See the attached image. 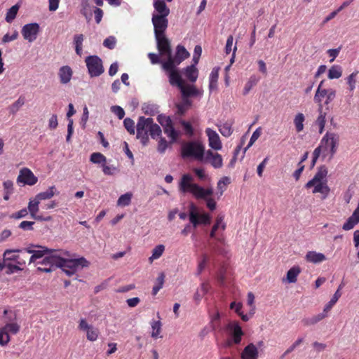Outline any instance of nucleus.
Listing matches in <instances>:
<instances>
[{"label":"nucleus","mask_w":359,"mask_h":359,"mask_svg":"<svg viewBox=\"0 0 359 359\" xmlns=\"http://www.w3.org/2000/svg\"><path fill=\"white\" fill-rule=\"evenodd\" d=\"M178 189L180 192L183 194H191L196 199H203L206 202L208 208L214 210L216 208V202L211 198L213 194V188L208 187L203 188L194 182V177L189 174H184L178 183Z\"/></svg>","instance_id":"f257e3e1"},{"label":"nucleus","mask_w":359,"mask_h":359,"mask_svg":"<svg viewBox=\"0 0 359 359\" xmlns=\"http://www.w3.org/2000/svg\"><path fill=\"white\" fill-rule=\"evenodd\" d=\"M69 252L57 250L55 251V255L48 259L57 264V268H60L69 276L74 275L84 267H87L89 264L84 257L69 259Z\"/></svg>","instance_id":"f03ea898"},{"label":"nucleus","mask_w":359,"mask_h":359,"mask_svg":"<svg viewBox=\"0 0 359 359\" xmlns=\"http://www.w3.org/2000/svg\"><path fill=\"white\" fill-rule=\"evenodd\" d=\"M169 83L171 86L177 87L181 92L182 101L176 104L177 114L181 116L184 115L191 105L189 97L201 98L203 96V90L202 89L196 88L194 85L187 84L184 80L169 81Z\"/></svg>","instance_id":"7ed1b4c3"},{"label":"nucleus","mask_w":359,"mask_h":359,"mask_svg":"<svg viewBox=\"0 0 359 359\" xmlns=\"http://www.w3.org/2000/svg\"><path fill=\"white\" fill-rule=\"evenodd\" d=\"M189 55V53L183 46L178 45L175 55L173 56L171 53L168 59L163 62V69L168 74L169 81L183 80L177 67Z\"/></svg>","instance_id":"20e7f679"},{"label":"nucleus","mask_w":359,"mask_h":359,"mask_svg":"<svg viewBox=\"0 0 359 359\" xmlns=\"http://www.w3.org/2000/svg\"><path fill=\"white\" fill-rule=\"evenodd\" d=\"M154 11L152 13L151 22L154 27H164L168 26V16L170 8L163 0H154Z\"/></svg>","instance_id":"39448f33"},{"label":"nucleus","mask_w":359,"mask_h":359,"mask_svg":"<svg viewBox=\"0 0 359 359\" xmlns=\"http://www.w3.org/2000/svg\"><path fill=\"white\" fill-rule=\"evenodd\" d=\"M339 136L335 133L327 132L320 140V143L317 148H319L325 158L330 156V159L332 158L337 152Z\"/></svg>","instance_id":"423d86ee"},{"label":"nucleus","mask_w":359,"mask_h":359,"mask_svg":"<svg viewBox=\"0 0 359 359\" xmlns=\"http://www.w3.org/2000/svg\"><path fill=\"white\" fill-rule=\"evenodd\" d=\"M205 151L204 145L198 141H190L182 145L183 158H193L201 162Z\"/></svg>","instance_id":"0eeeda50"},{"label":"nucleus","mask_w":359,"mask_h":359,"mask_svg":"<svg viewBox=\"0 0 359 359\" xmlns=\"http://www.w3.org/2000/svg\"><path fill=\"white\" fill-rule=\"evenodd\" d=\"M167 28L168 27H154L157 49L159 54L164 56L166 60L168 59L172 53L170 42L165 34Z\"/></svg>","instance_id":"6e6552de"},{"label":"nucleus","mask_w":359,"mask_h":359,"mask_svg":"<svg viewBox=\"0 0 359 359\" xmlns=\"http://www.w3.org/2000/svg\"><path fill=\"white\" fill-rule=\"evenodd\" d=\"M151 118L140 116L137 123V138L140 139L143 145L149 142V133L151 125Z\"/></svg>","instance_id":"1a4fd4ad"},{"label":"nucleus","mask_w":359,"mask_h":359,"mask_svg":"<svg viewBox=\"0 0 359 359\" xmlns=\"http://www.w3.org/2000/svg\"><path fill=\"white\" fill-rule=\"evenodd\" d=\"M85 62L88 74L91 77L100 76L104 71L102 60L97 55H90L86 57Z\"/></svg>","instance_id":"9d476101"},{"label":"nucleus","mask_w":359,"mask_h":359,"mask_svg":"<svg viewBox=\"0 0 359 359\" xmlns=\"http://www.w3.org/2000/svg\"><path fill=\"white\" fill-rule=\"evenodd\" d=\"M336 97V90L333 88H317L314 95L313 100L319 106H323V99H325L324 104H330Z\"/></svg>","instance_id":"9b49d317"},{"label":"nucleus","mask_w":359,"mask_h":359,"mask_svg":"<svg viewBox=\"0 0 359 359\" xmlns=\"http://www.w3.org/2000/svg\"><path fill=\"white\" fill-rule=\"evenodd\" d=\"M189 221L194 228H196L199 224H210L211 217L208 213L200 215L197 211V207L191 203L189 207Z\"/></svg>","instance_id":"f8f14e48"},{"label":"nucleus","mask_w":359,"mask_h":359,"mask_svg":"<svg viewBox=\"0 0 359 359\" xmlns=\"http://www.w3.org/2000/svg\"><path fill=\"white\" fill-rule=\"evenodd\" d=\"M226 329L231 337V339L228 341V345L231 346L232 343L236 344H240L242 336L243 335V332L238 323L236 321L230 322L226 325Z\"/></svg>","instance_id":"ddd939ff"},{"label":"nucleus","mask_w":359,"mask_h":359,"mask_svg":"<svg viewBox=\"0 0 359 359\" xmlns=\"http://www.w3.org/2000/svg\"><path fill=\"white\" fill-rule=\"evenodd\" d=\"M40 32V26L38 23H29L22 27L21 34L25 40L29 43L34 41Z\"/></svg>","instance_id":"4468645a"},{"label":"nucleus","mask_w":359,"mask_h":359,"mask_svg":"<svg viewBox=\"0 0 359 359\" xmlns=\"http://www.w3.org/2000/svg\"><path fill=\"white\" fill-rule=\"evenodd\" d=\"M201 162L203 163H209L215 169L220 168L223 165L222 156L210 149L205 151Z\"/></svg>","instance_id":"2eb2a0df"},{"label":"nucleus","mask_w":359,"mask_h":359,"mask_svg":"<svg viewBox=\"0 0 359 359\" xmlns=\"http://www.w3.org/2000/svg\"><path fill=\"white\" fill-rule=\"evenodd\" d=\"M78 328L86 333V338L90 341H95L98 339L99 330L92 325H89L86 319L82 318L79 321Z\"/></svg>","instance_id":"dca6fc26"},{"label":"nucleus","mask_w":359,"mask_h":359,"mask_svg":"<svg viewBox=\"0 0 359 359\" xmlns=\"http://www.w3.org/2000/svg\"><path fill=\"white\" fill-rule=\"evenodd\" d=\"M17 182L23 183L24 184L33 186L38 182V178L34 175L30 169L24 168L20 170Z\"/></svg>","instance_id":"f3484780"},{"label":"nucleus","mask_w":359,"mask_h":359,"mask_svg":"<svg viewBox=\"0 0 359 359\" xmlns=\"http://www.w3.org/2000/svg\"><path fill=\"white\" fill-rule=\"evenodd\" d=\"M205 134L208 137L209 147L216 151L220 150L222 147V144L217 132L208 128L205 130Z\"/></svg>","instance_id":"a211bd4d"},{"label":"nucleus","mask_w":359,"mask_h":359,"mask_svg":"<svg viewBox=\"0 0 359 359\" xmlns=\"http://www.w3.org/2000/svg\"><path fill=\"white\" fill-rule=\"evenodd\" d=\"M327 169L325 165L320 166L313 177L306 184L305 187L309 189L312 187L313 183L327 182Z\"/></svg>","instance_id":"6ab92c4d"},{"label":"nucleus","mask_w":359,"mask_h":359,"mask_svg":"<svg viewBox=\"0 0 359 359\" xmlns=\"http://www.w3.org/2000/svg\"><path fill=\"white\" fill-rule=\"evenodd\" d=\"M55 251L56 250L51 251V254L46 256L41 262L38 263L41 264V266L37 267L39 271L50 273L55 270V269L57 268V264L54 263V262H51L52 260L48 259L50 257L55 255Z\"/></svg>","instance_id":"aec40b11"},{"label":"nucleus","mask_w":359,"mask_h":359,"mask_svg":"<svg viewBox=\"0 0 359 359\" xmlns=\"http://www.w3.org/2000/svg\"><path fill=\"white\" fill-rule=\"evenodd\" d=\"M61 84L66 85L71 81L73 76V70L68 65L62 66L57 73Z\"/></svg>","instance_id":"412c9836"},{"label":"nucleus","mask_w":359,"mask_h":359,"mask_svg":"<svg viewBox=\"0 0 359 359\" xmlns=\"http://www.w3.org/2000/svg\"><path fill=\"white\" fill-rule=\"evenodd\" d=\"M39 203L40 201L36 200V198L34 197V198L29 200L27 210H28V213H30L32 218L39 221H43L46 219H43L42 216L37 215L39 210Z\"/></svg>","instance_id":"4be33fe9"},{"label":"nucleus","mask_w":359,"mask_h":359,"mask_svg":"<svg viewBox=\"0 0 359 359\" xmlns=\"http://www.w3.org/2000/svg\"><path fill=\"white\" fill-rule=\"evenodd\" d=\"M313 194L320 193L322 194V198L325 199L330 191V189L327 185V182H316L312 184Z\"/></svg>","instance_id":"5701e85b"},{"label":"nucleus","mask_w":359,"mask_h":359,"mask_svg":"<svg viewBox=\"0 0 359 359\" xmlns=\"http://www.w3.org/2000/svg\"><path fill=\"white\" fill-rule=\"evenodd\" d=\"M180 73L184 74L187 80L191 83L196 82L198 76V69L196 67H194V65L187 66L186 68L182 69Z\"/></svg>","instance_id":"b1692460"},{"label":"nucleus","mask_w":359,"mask_h":359,"mask_svg":"<svg viewBox=\"0 0 359 359\" xmlns=\"http://www.w3.org/2000/svg\"><path fill=\"white\" fill-rule=\"evenodd\" d=\"M258 349L253 344H248L241 353L242 359H257Z\"/></svg>","instance_id":"393cba45"},{"label":"nucleus","mask_w":359,"mask_h":359,"mask_svg":"<svg viewBox=\"0 0 359 359\" xmlns=\"http://www.w3.org/2000/svg\"><path fill=\"white\" fill-rule=\"evenodd\" d=\"M318 116L315 121V125L319 128V133H323L326 123L327 113L323 111V107L319 106L318 108Z\"/></svg>","instance_id":"a878e982"},{"label":"nucleus","mask_w":359,"mask_h":359,"mask_svg":"<svg viewBox=\"0 0 359 359\" xmlns=\"http://www.w3.org/2000/svg\"><path fill=\"white\" fill-rule=\"evenodd\" d=\"M306 259L308 262L318 264L323 262L326 259V257L324 254L320 252H316L315 251L308 252L306 255Z\"/></svg>","instance_id":"bb28decb"},{"label":"nucleus","mask_w":359,"mask_h":359,"mask_svg":"<svg viewBox=\"0 0 359 359\" xmlns=\"http://www.w3.org/2000/svg\"><path fill=\"white\" fill-rule=\"evenodd\" d=\"M84 41V36L82 34H76L73 37V45L75 48V52L79 56L83 54V43Z\"/></svg>","instance_id":"cd10ccee"},{"label":"nucleus","mask_w":359,"mask_h":359,"mask_svg":"<svg viewBox=\"0 0 359 359\" xmlns=\"http://www.w3.org/2000/svg\"><path fill=\"white\" fill-rule=\"evenodd\" d=\"M56 187L55 186L53 185L50 187L46 191H42L36 195V200L39 201H43V200H48L53 198L55 194H56Z\"/></svg>","instance_id":"c85d7f7f"},{"label":"nucleus","mask_w":359,"mask_h":359,"mask_svg":"<svg viewBox=\"0 0 359 359\" xmlns=\"http://www.w3.org/2000/svg\"><path fill=\"white\" fill-rule=\"evenodd\" d=\"M301 273V269L298 266H294L287 272L286 280L290 283L297 282V276Z\"/></svg>","instance_id":"c756f323"},{"label":"nucleus","mask_w":359,"mask_h":359,"mask_svg":"<svg viewBox=\"0 0 359 359\" xmlns=\"http://www.w3.org/2000/svg\"><path fill=\"white\" fill-rule=\"evenodd\" d=\"M41 250H34L32 253V256L29 259V264L32 262H35L38 259L42 258L46 254L48 255L51 254V251L53 249H49L48 248L41 247Z\"/></svg>","instance_id":"7c9ffc66"},{"label":"nucleus","mask_w":359,"mask_h":359,"mask_svg":"<svg viewBox=\"0 0 359 359\" xmlns=\"http://www.w3.org/2000/svg\"><path fill=\"white\" fill-rule=\"evenodd\" d=\"M327 316L326 312H323L320 313H318L316 316H313L311 318H307L303 320V323L305 325L309 326L313 325L318 323L319 321L322 320Z\"/></svg>","instance_id":"2f4dec72"},{"label":"nucleus","mask_w":359,"mask_h":359,"mask_svg":"<svg viewBox=\"0 0 359 359\" xmlns=\"http://www.w3.org/2000/svg\"><path fill=\"white\" fill-rule=\"evenodd\" d=\"M341 288V286L340 285L338 288V290L334 292L331 299L329 301V302L325 306L323 310L324 312H329L333 306L337 303V302L340 298L341 293L340 292V289Z\"/></svg>","instance_id":"473e14b6"},{"label":"nucleus","mask_w":359,"mask_h":359,"mask_svg":"<svg viewBox=\"0 0 359 359\" xmlns=\"http://www.w3.org/2000/svg\"><path fill=\"white\" fill-rule=\"evenodd\" d=\"M305 121V116L302 113H297L294 118V125L297 133H300L304 130V122Z\"/></svg>","instance_id":"72a5a7b5"},{"label":"nucleus","mask_w":359,"mask_h":359,"mask_svg":"<svg viewBox=\"0 0 359 359\" xmlns=\"http://www.w3.org/2000/svg\"><path fill=\"white\" fill-rule=\"evenodd\" d=\"M342 75V68L339 65L332 66L327 74V77L330 79H339Z\"/></svg>","instance_id":"f704fd0d"},{"label":"nucleus","mask_w":359,"mask_h":359,"mask_svg":"<svg viewBox=\"0 0 359 359\" xmlns=\"http://www.w3.org/2000/svg\"><path fill=\"white\" fill-rule=\"evenodd\" d=\"M19 8L20 5L16 4L8 10L5 18V20L7 22L11 23L14 20V19L16 18Z\"/></svg>","instance_id":"c9c22d12"},{"label":"nucleus","mask_w":359,"mask_h":359,"mask_svg":"<svg viewBox=\"0 0 359 359\" xmlns=\"http://www.w3.org/2000/svg\"><path fill=\"white\" fill-rule=\"evenodd\" d=\"M259 81V77L256 75H252L247 83L245 85L243 88V95H247L250 91V90L257 84Z\"/></svg>","instance_id":"e433bc0d"},{"label":"nucleus","mask_w":359,"mask_h":359,"mask_svg":"<svg viewBox=\"0 0 359 359\" xmlns=\"http://www.w3.org/2000/svg\"><path fill=\"white\" fill-rule=\"evenodd\" d=\"M142 109L143 112L147 115L154 116L158 113V106L155 104H144Z\"/></svg>","instance_id":"4c0bfd02"},{"label":"nucleus","mask_w":359,"mask_h":359,"mask_svg":"<svg viewBox=\"0 0 359 359\" xmlns=\"http://www.w3.org/2000/svg\"><path fill=\"white\" fill-rule=\"evenodd\" d=\"M4 195V199L8 201L11 195L13 193V182L11 180H6L3 183Z\"/></svg>","instance_id":"58836bf2"},{"label":"nucleus","mask_w":359,"mask_h":359,"mask_svg":"<svg viewBox=\"0 0 359 359\" xmlns=\"http://www.w3.org/2000/svg\"><path fill=\"white\" fill-rule=\"evenodd\" d=\"M165 134L171 139V142H174L177 140L178 137V133L174 128L172 123L163 128Z\"/></svg>","instance_id":"ea45409f"},{"label":"nucleus","mask_w":359,"mask_h":359,"mask_svg":"<svg viewBox=\"0 0 359 359\" xmlns=\"http://www.w3.org/2000/svg\"><path fill=\"white\" fill-rule=\"evenodd\" d=\"M132 197L133 194L130 192H127L121 195L117 201V205L121 207H126L129 205L131 203Z\"/></svg>","instance_id":"a19ab883"},{"label":"nucleus","mask_w":359,"mask_h":359,"mask_svg":"<svg viewBox=\"0 0 359 359\" xmlns=\"http://www.w3.org/2000/svg\"><path fill=\"white\" fill-rule=\"evenodd\" d=\"M165 250V246L162 244L156 245L152 250V255L149 258L150 262H152L155 259L160 258Z\"/></svg>","instance_id":"79ce46f5"},{"label":"nucleus","mask_w":359,"mask_h":359,"mask_svg":"<svg viewBox=\"0 0 359 359\" xmlns=\"http://www.w3.org/2000/svg\"><path fill=\"white\" fill-rule=\"evenodd\" d=\"M20 325L16 323H6L4 327L2 328L7 333L16 334L20 330Z\"/></svg>","instance_id":"37998d69"},{"label":"nucleus","mask_w":359,"mask_h":359,"mask_svg":"<svg viewBox=\"0 0 359 359\" xmlns=\"http://www.w3.org/2000/svg\"><path fill=\"white\" fill-rule=\"evenodd\" d=\"M90 160L92 163L95 164H104L107 161L106 157L99 152L93 153L90 155Z\"/></svg>","instance_id":"c03bdc74"},{"label":"nucleus","mask_w":359,"mask_h":359,"mask_svg":"<svg viewBox=\"0 0 359 359\" xmlns=\"http://www.w3.org/2000/svg\"><path fill=\"white\" fill-rule=\"evenodd\" d=\"M358 74V71L351 73L346 79V83L351 92H353L356 86V76Z\"/></svg>","instance_id":"a18cd8bd"},{"label":"nucleus","mask_w":359,"mask_h":359,"mask_svg":"<svg viewBox=\"0 0 359 359\" xmlns=\"http://www.w3.org/2000/svg\"><path fill=\"white\" fill-rule=\"evenodd\" d=\"M304 341V337H298L297 340L290 346H289L287 350L284 352L283 357L290 354L292 351H294L297 348L300 346L303 342Z\"/></svg>","instance_id":"49530a36"},{"label":"nucleus","mask_w":359,"mask_h":359,"mask_svg":"<svg viewBox=\"0 0 359 359\" xmlns=\"http://www.w3.org/2000/svg\"><path fill=\"white\" fill-rule=\"evenodd\" d=\"M219 130L223 136L229 137L233 132L231 124L229 123H224L219 126Z\"/></svg>","instance_id":"de8ad7c7"},{"label":"nucleus","mask_w":359,"mask_h":359,"mask_svg":"<svg viewBox=\"0 0 359 359\" xmlns=\"http://www.w3.org/2000/svg\"><path fill=\"white\" fill-rule=\"evenodd\" d=\"M149 134L151 135V138L155 139L156 137L160 136L161 135V129L158 125L154 123V120H151V125L150 127Z\"/></svg>","instance_id":"09e8293b"},{"label":"nucleus","mask_w":359,"mask_h":359,"mask_svg":"<svg viewBox=\"0 0 359 359\" xmlns=\"http://www.w3.org/2000/svg\"><path fill=\"white\" fill-rule=\"evenodd\" d=\"M218 79V72L217 71L213 69L209 77V88L210 90L217 88V82Z\"/></svg>","instance_id":"8fccbe9b"},{"label":"nucleus","mask_w":359,"mask_h":359,"mask_svg":"<svg viewBox=\"0 0 359 359\" xmlns=\"http://www.w3.org/2000/svg\"><path fill=\"white\" fill-rule=\"evenodd\" d=\"M151 326L152 328L151 337L153 338H157L161 332V323L159 320L152 321Z\"/></svg>","instance_id":"3c124183"},{"label":"nucleus","mask_w":359,"mask_h":359,"mask_svg":"<svg viewBox=\"0 0 359 359\" xmlns=\"http://www.w3.org/2000/svg\"><path fill=\"white\" fill-rule=\"evenodd\" d=\"M123 126L130 135L135 134V122L133 119L130 118H126L123 121Z\"/></svg>","instance_id":"603ef678"},{"label":"nucleus","mask_w":359,"mask_h":359,"mask_svg":"<svg viewBox=\"0 0 359 359\" xmlns=\"http://www.w3.org/2000/svg\"><path fill=\"white\" fill-rule=\"evenodd\" d=\"M102 171L106 175H113L118 172V168L113 165H107L106 163L102 165Z\"/></svg>","instance_id":"864d4df0"},{"label":"nucleus","mask_w":359,"mask_h":359,"mask_svg":"<svg viewBox=\"0 0 359 359\" xmlns=\"http://www.w3.org/2000/svg\"><path fill=\"white\" fill-rule=\"evenodd\" d=\"M229 183V179L227 177H224L217 182V189L219 192V196H222L226 189V185Z\"/></svg>","instance_id":"5fc2aeb1"},{"label":"nucleus","mask_w":359,"mask_h":359,"mask_svg":"<svg viewBox=\"0 0 359 359\" xmlns=\"http://www.w3.org/2000/svg\"><path fill=\"white\" fill-rule=\"evenodd\" d=\"M180 122L182 126L183 127L185 134L188 136L193 135L194 129L191 123L184 120H181Z\"/></svg>","instance_id":"6e6d98bb"},{"label":"nucleus","mask_w":359,"mask_h":359,"mask_svg":"<svg viewBox=\"0 0 359 359\" xmlns=\"http://www.w3.org/2000/svg\"><path fill=\"white\" fill-rule=\"evenodd\" d=\"M111 111L119 119L123 118L125 116V111L123 109L118 105L111 107Z\"/></svg>","instance_id":"4d7b16f0"},{"label":"nucleus","mask_w":359,"mask_h":359,"mask_svg":"<svg viewBox=\"0 0 359 359\" xmlns=\"http://www.w3.org/2000/svg\"><path fill=\"white\" fill-rule=\"evenodd\" d=\"M116 38L113 36H110L104 40L103 46L109 49H114L116 46Z\"/></svg>","instance_id":"13d9d810"},{"label":"nucleus","mask_w":359,"mask_h":359,"mask_svg":"<svg viewBox=\"0 0 359 359\" xmlns=\"http://www.w3.org/2000/svg\"><path fill=\"white\" fill-rule=\"evenodd\" d=\"M25 100L24 98L20 97L18 98L14 103H13L10 107V111L11 113L15 114L18 111V109L24 104Z\"/></svg>","instance_id":"bf43d9fd"},{"label":"nucleus","mask_w":359,"mask_h":359,"mask_svg":"<svg viewBox=\"0 0 359 359\" xmlns=\"http://www.w3.org/2000/svg\"><path fill=\"white\" fill-rule=\"evenodd\" d=\"M18 37V32L17 30H14L12 34L8 33L6 34L1 39L2 43H7L17 39Z\"/></svg>","instance_id":"052dcab7"},{"label":"nucleus","mask_w":359,"mask_h":359,"mask_svg":"<svg viewBox=\"0 0 359 359\" xmlns=\"http://www.w3.org/2000/svg\"><path fill=\"white\" fill-rule=\"evenodd\" d=\"M157 121L162 126L163 128L168 126L170 123H172V120L169 116H167L163 114H160L157 117Z\"/></svg>","instance_id":"680f3d73"},{"label":"nucleus","mask_w":359,"mask_h":359,"mask_svg":"<svg viewBox=\"0 0 359 359\" xmlns=\"http://www.w3.org/2000/svg\"><path fill=\"white\" fill-rule=\"evenodd\" d=\"M10 341V337L8 333H7L4 330L1 329L0 330V344L1 346L6 345Z\"/></svg>","instance_id":"e2e57ef3"},{"label":"nucleus","mask_w":359,"mask_h":359,"mask_svg":"<svg viewBox=\"0 0 359 359\" xmlns=\"http://www.w3.org/2000/svg\"><path fill=\"white\" fill-rule=\"evenodd\" d=\"M168 144L165 138L161 137L158 144V151L161 154H163L168 148Z\"/></svg>","instance_id":"0e129e2a"},{"label":"nucleus","mask_w":359,"mask_h":359,"mask_svg":"<svg viewBox=\"0 0 359 359\" xmlns=\"http://www.w3.org/2000/svg\"><path fill=\"white\" fill-rule=\"evenodd\" d=\"M148 57H149L151 64H153V65L161 64V67H163V62H164L165 60H161L159 58L158 55H157L156 53H149L148 54Z\"/></svg>","instance_id":"69168bd1"},{"label":"nucleus","mask_w":359,"mask_h":359,"mask_svg":"<svg viewBox=\"0 0 359 359\" xmlns=\"http://www.w3.org/2000/svg\"><path fill=\"white\" fill-rule=\"evenodd\" d=\"M20 251V250H6L4 253V256L6 259L16 260L18 257L17 255H13V253Z\"/></svg>","instance_id":"338daca9"},{"label":"nucleus","mask_w":359,"mask_h":359,"mask_svg":"<svg viewBox=\"0 0 359 359\" xmlns=\"http://www.w3.org/2000/svg\"><path fill=\"white\" fill-rule=\"evenodd\" d=\"M312 346L313 348V350L317 353H320L325 350L327 348L326 344L318 342V341H314L312 344Z\"/></svg>","instance_id":"774afa93"}]
</instances>
